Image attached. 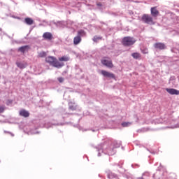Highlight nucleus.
<instances>
[{
    "label": "nucleus",
    "mask_w": 179,
    "mask_h": 179,
    "mask_svg": "<svg viewBox=\"0 0 179 179\" xmlns=\"http://www.w3.org/2000/svg\"><path fill=\"white\" fill-rule=\"evenodd\" d=\"M45 62L48 64H50L52 65V66H54L55 68H62L64 66V63L59 62L57 58L52 57V56H48L45 58Z\"/></svg>",
    "instance_id": "obj_1"
},
{
    "label": "nucleus",
    "mask_w": 179,
    "mask_h": 179,
    "mask_svg": "<svg viewBox=\"0 0 179 179\" xmlns=\"http://www.w3.org/2000/svg\"><path fill=\"white\" fill-rule=\"evenodd\" d=\"M136 43V40L131 36H126L122 38V44L124 47H131V45H134Z\"/></svg>",
    "instance_id": "obj_2"
},
{
    "label": "nucleus",
    "mask_w": 179,
    "mask_h": 179,
    "mask_svg": "<svg viewBox=\"0 0 179 179\" xmlns=\"http://www.w3.org/2000/svg\"><path fill=\"white\" fill-rule=\"evenodd\" d=\"M142 22L143 23H146L147 24H155V21L153 20V17L148 14L143 15L141 17Z\"/></svg>",
    "instance_id": "obj_3"
},
{
    "label": "nucleus",
    "mask_w": 179,
    "mask_h": 179,
    "mask_svg": "<svg viewBox=\"0 0 179 179\" xmlns=\"http://www.w3.org/2000/svg\"><path fill=\"white\" fill-rule=\"evenodd\" d=\"M102 65L107 66V68H114V64L111 59L108 57H105L101 61Z\"/></svg>",
    "instance_id": "obj_4"
},
{
    "label": "nucleus",
    "mask_w": 179,
    "mask_h": 179,
    "mask_svg": "<svg viewBox=\"0 0 179 179\" xmlns=\"http://www.w3.org/2000/svg\"><path fill=\"white\" fill-rule=\"evenodd\" d=\"M101 75L104 76V78H109V79H115V75L113 73H110L106 70L101 71Z\"/></svg>",
    "instance_id": "obj_5"
},
{
    "label": "nucleus",
    "mask_w": 179,
    "mask_h": 179,
    "mask_svg": "<svg viewBox=\"0 0 179 179\" xmlns=\"http://www.w3.org/2000/svg\"><path fill=\"white\" fill-rule=\"evenodd\" d=\"M166 91L167 92V93L171 95L178 96L179 94V90L174 88H166Z\"/></svg>",
    "instance_id": "obj_6"
},
{
    "label": "nucleus",
    "mask_w": 179,
    "mask_h": 179,
    "mask_svg": "<svg viewBox=\"0 0 179 179\" xmlns=\"http://www.w3.org/2000/svg\"><path fill=\"white\" fill-rule=\"evenodd\" d=\"M29 50H30V45H29L21 46L18 48V51L20 52H22V54H24V52H28Z\"/></svg>",
    "instance_id": "obj_7"
},
{
    "label": "nucleus",
    "mask_w": 179,
    "mask_h": 179,
    "mask_svg": "<svg viewBox=\"0 0 179 179\" xmlns=\"http://www.w3.org/2000/svg\"><path fill=\"white\" fill-rule=\"evenodd\" d=\"M154 48L157 50H166V45L163 43H156L154 44Z\"/></svg>",
    "instance_id": "obj_8"
},
{
    "label": "nucleus",
    "mask_w": 179,
    "mask_h": 179,
    "mask_svg": "<svg viewBox=\"0 0 179 179\" xmlns=\"http://www.w3.org/2000/svg\"><path fill=\"white\" fill-rule=\"evenodd\" d=\"M159 10H157V7L151 8V15L152 17H157L159 16Z\"/></svg>",
    "instance_id": "obj_9"
},
{
    "label": "nucleus",
    "mask_w": 179,
    "mask_h": 179,
    "mask_svg": "<svg viewBox=\"0 0 179 179\" xmlns=\"http://www.w3.org/2000/svg\"><path fill=\"white\" fill-rule=\"evenodd\" d=\"M43 37L45 40H52V34H51V32H45L43 34Z\"/></svg>",
    "instance_id": "obj_10"
},
{
    "label": "nucleus",
    "mask_w": 179,
    "mask_h": 179,
    "mask_svg": "<svg viewBox=\"0 0 179 179\" xmlns=\"http://www.w3.org/2000/svg\"><path fill=\"white\" fill-rule=\"evenodd\" d=\"M20 115H21V117H24L25 118H27V117L30 115V113H29V111L22 109L20 111Z\"/></svg>",
    "instance_id": "obj_11"
},
{
    "label": "nucleus",
    "mask_w": 179,
    "mask_h": 179,
    "mask_svg": "<svg viewBox=\"0 0 179 179\" xmlns=\"http://www.w3.org/2000/svg\"><path fill=\"white\" fill-rule=\"evenodd\" d=\"M82 42V38L79 36H76L73 38V44L74 45H78V44H80Z\"/></svg>",
    "instance_id": "obj_12"
},
{
    "label": "nucleus",
    "mask_w": 179,
    "mask_h": 179,
    "mask_svg": "<svg viewBox=\"0 0 179 179\" xmlns=\"http://www.w3.org/2000/svg\"><path fill=\"white\" fill-rule=\"evenodd\" d=\"M24 22L28 24L29 26H31L33 23H34V20L30 17H27L24 19Z\"/></svg>",
    "instance_id": "obj_13"
},
{
    "label": "nucleus",
    "mask_w": 179,
    "mask_h": 179,
    "mask_svg": "<svg viewBox=\"0 0 179 179\" xmlns=\"http://www.w3.org/2000/svg\"><path fill=\"white\" fill-rule=\"evenodd\" d=\"M16 65L18 68H20V69H24V68L27 66V63L17 62Z\"/></svg>",
    "instance_id": "obj_14"
},
{
    "label": "nucleus",
    "mask_w": 179,
    "mask_h": 179,
    "mask_svg": "<svg viewBox=\"0 0 179 179\" xmlns=\"http://www.w3.org/2000/svg\"><path fill=\"white\" fill-rule=\"evenodd\" d=\"M131 57H133L134 59H141V55H140V53L134 52L131 54Z\"/></svg>",
    "instance_id": "obj_15"
},
{
    "label": "nucleus",
    "mask_w": 179,
    "mask_h": 179,
    "mask_svg": "<svg viewBox=\"0 0 179 179\" xmlns=\"http://www.w3.org/2000/svg\"><path fill=\"white\" fill-rule=\"evenodd\" d=\"M59 61H60L61 62H68V61H69V57L68 56H63L59 58Z\"/></svg>",
    "instance_id": "obj_16"
},
{
    "label": "nucleus",
    "mask_w": 179,
    "mask_h": 179,
    "mask_svg": "<svg viewBox=\"0 0 179 179\" xmlns=\"http://www.w3.org/2000/svg\"><path fill=\"white\" fill-rule=\"evenodd\" d=\"M77 36H79V37L82 38V37H85V36H86V32H85L83 30H79L78 31V34Z\"/></svg>",
    "instance_id": "obj_17"
},
{
    "label": "nucleus",
    "mask_w": 179,
    "mask_h": 179,
    "mask_svg": "<svg viewBox=\"0 0 179 179\" xmlns=\"http://www.w3.org/2000/svg\"><path fill=\"white\" fill-rule=\"evenodd\" d=\"M45 57H47L45 52H40L38 53V58H44Z\"/></svg>",
    "instance_id": "obj_18"
},
{
    "label": "nucleus",
    "mask_w": 179,
    "mask_h": 179,
    "mask_svg": "<svg viewBox=\"0 0 179 179\" xmlns=\"http://www.w3.org/2000/svg\"><path fill=\"white\" fill-rule=\"evenodd\" d=\"M102 38H103V37H101V36H95L93 38V41H94V43H97L99 41V40H101Z\"/></svg>",
    "instance_id": "obj_19"
},
{
    "label": "nucleus",
    "mask_w": 179,
    "mask_h": 179,
    "mask_svg": "<svg viewBox=\"0 0 179 179\" xmlns=\"http://www.w3.org/2000/svg\"><path fill=\"white\" fill-rule=\"evenodd\" d=\"M131 124L132 123L129 122H124L122 123V126H123L124 127H129V125H131Z\"/></svg>",
    "instance_id": "obj_20"
},
{
    "label": "nucleus",
    "mask_w": 179,
    "mask_h": 179,
    "mask_svg": "<svg viewBox=\"0 0 179 179\" xmlns=\"http://www.w3.org/2000/svg\"><path fill=\"white\" fill-rule=\"evenodd\" d=\"M143 54H148L149 51H148V48H145L142 50Z\"/></svg>",
    "instance_id": "obj_21"
},
{
    "label": "nucleus",
    "mask_w": 179,
    "mask_h": 179,
    "mask_svg": "<svg viewBox=\"0 0 179 179\" xmlns=\"http://www.w3.org/2000/svg\"><path fill=\"white\" fill-rule=\"evenodd\" d=\"M58 81L59 82V83H62L64 82V78L62 77L58 78Z\"/></svg>",
    "instance_id": "obj_22"
},
{
    "label": "nucleus",
    "mask_w": 179,
    "mask_h": 179,
    "mask_svg": "<svg viewBox=\"0 0 179 179\" xmlns=\"http://www.w3.org/2000/svg\"><path fill=\"white\" fill-rule=\"evenodd\" d=\"M5 111V107L3 106H0V113H3Z\"/></svg>",
    "instance_id": "obj_23"
},
{
    "label": "nucleus",
    "mask_w": 179,
    "mask_h": 179,
    "mask_svg": "<svg viewBox=\"0 0 179 179\" xmlns=\"http://www.w3.org/2000/svg\"><path fill=\"white\" fill-rule=\"evenodd\" d=\"M97 6H101V3H97Z\"/></svg>",
    "instance_id": "obj_24"
},
{
    "label": "nucleus",
    "mask_w": 179,
    "mask_h": 179,
    "mask_svg": "<svg viewBox=\"0 0 179 179\" xmlns=\"http://www.w3.org/2000/svg\"><path fill=\"white\" fill-rule=\"evenodd\" d=\"M12 136H14V135H13V134H12Z\"/></svg>",
    "instance_id": "obj_25"
}]
</instances>
